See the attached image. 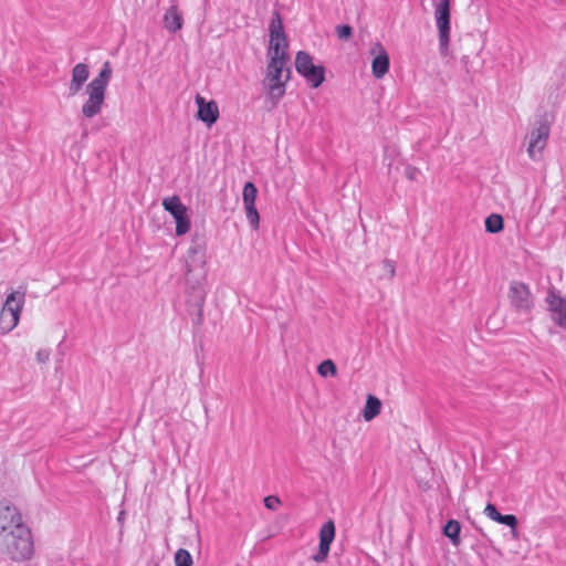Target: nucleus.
Listing matches in <instances>:
<instances>
[{"mask_svg":"<svg viewBox=\"0 0 566 566\" xmlns=\"http://www.w3.org/2000/svg\"><path fill=\"white\" fill-rule=\"evenodd\" d=\"M289 42L284 33L283 22L276 13L270 24V44L268 50L269 63L264 77V86L273 104H276L285 94V86L290 80L287 53Z\"/></svg>","mask_w":566,"mask_h":566,"instance_id":"obj_1","label":"nucleus"},{"mask_svg":"<svg viewBox=\"0 0 566 566\" xmlns=\"http://www.w3.org/2000/svg\"><path fill=\"white\" fill-rule=\"evenodd\" d=\"M112 76L113 69L111 62L106 61L98 74L86 85L85 94L87 97L81 108L82 115L85 118H93L102 112Z\"/></svg>","mask_w":566,"mask_h":566,"instance_id":"obj_2","label":"nucleus"},{"mask_svg":"<svg viewBox=\"0 0 566 566\" xmlns=\"http://www.w3.org/2000/svg\"><path fill=\"white\" fill-rule=\"evenodd\" d=\"M0 552L14 562H24L34 555V539L29 525L25 523L1 536Z\"/></svg>","mask_w":566,"mask_h":566,"instance_id":"obj_3","label":"nucleus"},{"mask_svg":"<svg viewBox=\"0 0 566 566\" xmlns=\"http://www.w3.org/2000/svg\"><path fill=\"white\" fill-rule=\"evenodd\" d=\"M511 306L520 313L528 314L534 308V296L530 286L521 281H512L507 291Z\"/></svg>","mask_w":566,"mask_h":566,"instance_id":"obj_4","label":"nucleus"},{"mask_svg":"<svg viewBox=\"0 0 566 566\" xmlns=\"http://www.w3.org/2000/svg\"><path fill=\"white\" fill-rule=\"evenodd\" d=\"M295 69L313 87H318L325 78V70L313 63L312 56L304 52H297L295 56Z\"/></svg>","mask_w":566,"mask_h":566,"instance_id":"obj_5","label":"nucleus"},{"mask_svg":"<svg viewBox=\"0 0 566 566\" xmlns=\"http://www.w3.org/2000/svg\"><path fill=\"white\" fill-rule=\"evenodd\" d=\"M451 0H439L434 6L436 24L439 31V44L442 53H447L450 42Z\"/></svg>","mask_w":566,"mask_h":566,"instance_id":"obj_6","label":"nucleus"},{"mask_svg":"<svg viewBox=\"0 0 566 566\" xmlns=\"http://www.w3.org/2000/svg\"><path fill=\"white\" fill-rule=\"evenodd\" d=\"M163 207L176 221V235L181 237L190 230V218L187 207L181 202L178 196L166 197L163 199Z\"/></svg>","mask_w":566,"mask_h":566,"instance_id":"obj_7","label":"nucleus"},{"mask_svg":"<svg viewBox=\"0 0 566 566\" xmlns=\"http://www.w3.org/2000/svg\"><path fill=\"white\" fill-rule=\"evenodd\" d=\"M256 197L258 189L255 185L251 181L245 182L242 191V200L247 219L254 230H258L260 227V214L255 207Z\"/></svg>","mask_w":566,"mask_h":566,"instance_id":"obj_8","label":"nucleus"},{"mask_svg":"<svg viewBox=\"0 0 566 566\" xmlns=\"http://www.w3.org/2000/svg\"><path fill=\"white\" fill-rule=\"evenodd\" d=\"M336 528L332 520L325 522L319 530V545L317 552L312 556L315 563H323L327 559L331 545L335 539Z\"/></svg>","mask_w":566,"mask_h":566,"instance_id":"obj_9","label":"nucleus"},{"mask_svg":"<svg viewBox=\"0 0 566 566\" xmlns=\"http://www.w3.org/2000/svg\"><path fill=\"white\" fill-rule=\"evenodd\" d=\"M548 137L549 127L546 124H541L536 129H534L531 133L527 146V154L533 160H536L541 157L543 150L546 147Z\"/></svg>","mask_w":566,"mask_h":566,"instance_id":"obj_10","label":"nucleus"},{"mask_svg":"<svg viewBox=\"0 0 566 566\" xmlns=\"http://www.w3.org/2000/svg\"><path fill=\"white\" fill-rule=\"evenodd\" d=\"M546 302L553 321L559 327L566 328V298L551 291L547 294Z\"/></svg>","mask_w":566,"mask_h":566,"instance_id":"obj_11","label":"nucleus"},{"mask_svg":"<svg viewBox=\"0 0 566 566\" xmlns=\"http://www.w3.org/2000/svg\"><path fill=\"white\" fill-rule=\"evenodd\" d=\"M370 53L374 55V60L371 62L373 75L376 78H382L389 71V55L380 43H377L370 50Z\"/></svg>","mask_w":566,"mask_h":566,"instance_id":"obj_12","label":"nucleus"},{"mask_svg":"<svg viewBox=\"0 0 566 566\" xmlns=\"http://www.w3.org/2000/svg\"><path fill=\"white\" fill-rule=\"evenodd\" d=\"M198 106L197 117L208 126L213 125L219 118V107L214 101L207 102L201 95L196 96Z\"/></svg>","mask_w":566,"mask_h":566,"instance_id":"obj_13","label":"nucleus"},{"mask_svg":"<svg viewBox=\"0 0 566 566\" xmlns=\"http://www.w3.org/2000/svg\"><path fill=\"white\" fill-rule=\"evenodd\" d=\"M90 76V67L85 63H77L73 66L71 72V81L69 84V95L75 96L77 95L83 85L88 80Z\"/></svg>","mask_w":566,"mask_h":566,"instance_id":"obj_14","label":"nucleus"},{"mask_svg":"<svg viewBox=\"0 0 566 566\" xmlns=\"http://www.w3.org/2000/svg\"><path fill=\"white\" fill-rule=\"evenodd\" d=\"M24 302H25V293L19 292V291H13L7 296L2 310L10 312V313L17 311V316H21Z\"/></svg>","mask_w":566,"mask_h":566,"instance_id":"obj_15","label":"nucleus"},{"mask_svg":"<svg viewBox=\"0 0 566 566\" xmlns=\"http://www.w3.org/2000/svg\"><path fill=\"white\" fill-rule=\"evenodd\" d=\"M381 410V401L374 395H368L365 407L363 409V418L365 421L375 419Z\"/></svg>","mask_w":566,"mask_h":566,"instance_id":"obj_16","label":"nucleus"},{"mask_svg":"<svg viewBox=\"0 0 566 566\" xmlns=\"http://www.w3.org/2000/svg\"><path fill=\"white\" fill-rule=\"evenodd\" d=\"M165 23L166 28L171 32H176L182 28V17L176 7L168 9L165 14Z\"/></svg>","mask_w":566,"mask_h":566,"instance_id":"obj_17","label":"nucleus"},{"mask_svg":"<svg viewBox=\"0 0 566 566\" xmlns=\"http://www.w3.org/2000/svg\"><path fill=\"white\" fill-rule=\"evenodd\" d=\"M20 322V316H17L15 312H7L4 310L0 313V329L3 333L11 332Z\"/></svg>","mask_w":566,"mask_h":566,"instance_id":"obj_18","label":"nucleus"},{"mask_svg":"<svg viewBox=\"0 0 566 566\" xmlns=\"http://www.w3.org/2000/svg\"><path fill=\"white\" fill-rule=\"evenodd\" d=\"M461 525L457 520H450L443 527V534L448 538H450L451 543L454 546H458L461 543L460 538Z\"/></svg>","mask_w":566,"mask_h":566,"instance_id":"obj_19","label":"nucleus"},{"mask_svg":"<svg viewBox=\"0 0 566 566\" xmlns=\"http://www.w3.org/2000/svg\"><path fill=\"white\" fill-rule=\"evenodd\" d=\"M485 230L490 233H497L502 231L504 221L501 214L493 213L485 219Z\"/></svg>","mask_w":566,"mask_h":566,"instance_id":"obj_20","label":"nucleus"},{"mask_svg":"<svg viewBox=\"0 0 566 566\" xmlns=\"http://www.w3.org/2000/svg\"><path fill=\"white\" fill-rule=\"evenodd\" d=\"M174 560L176 566H192L193 564L191 554L185 548H179L175 553Z\"/></svg>","mask_w":566,"mask_h":566,"instance_id":"obj_21","label":"nucleus"},{"mask_svg":"<svg viewBox=\"0 0 566 566\" xmlns=\"http://www.w3.org/2000/svg\"><path fill=\"white\" fill-rule=\"evenodd\" d=\"M317 373L322 377L335 376L337 373V368L333 360L326 359L318 365Z\"/></svg>","mask_w":566,"mask_h":566,"instance_id":"obj_22","label":"nucleus"},{"mask_svg":"<svg viewBox=\"0 0 566 566\" xmlns=\"http://www.w3.org/2000/svg\"><path fill=\"white\" fill-rule=\"evenodd\" d=\"M496 523L504 524V525L509 526L512 530L513 536H516V527H517V523L518 522H517V518H516L515 515H513V514H506V515L500 514V516L497 517Z\"/></svg>","mask_w":566,"mask_h":566,"instance_id":"obj_23","label":"nucleus"},{"mask_svg":"<svg viewBox=\"0 0 566 566\" xmlns=\"http://www.w3.org/2000/svg\"><path fill=\"white\" fill-rule=\"evenodd\" d=\"M281 500L275 495H269L264 499V506L268 510L275 511L280 507Z\"/></svg>","mask_w":566,"mask_h":566,"instance_id":"obj_24","label":"nucleus"},{"mask_svg":"<svg viewBox=\"0 0 566 566\" xmlns=\"http://www.w3.org/2000/svg\"><path fill=\"white\" fill-rule=\"evenodd\" d=\"M484 514L492 521L496 522L501 513L496 510L495 505L489 503L484 507Z\"/></svg>","mask_w":566,"mask_h":566,"instance_id":"obj_25","label":"nucleus"},{"mask_svg":"<svg viewBox=\"0 0 566 566\" xmlns=\"http://www.w3.org/2000/svg\"><path fill=\"white\" fill-rule=\"evenodd\" d=\"M352 31H353L352 27H349L347 24L338 25L336 28V33H337L338 38L344 39V40H347L350 38Z\"/></svg>","mask_w":566,"mask_h":566,"instance_id":"obj_26","label":"nucleus"},{"mask_svg":"<svg viewBox=\"0 0 566 566\" xmlns=\"http://www.w3.org/2000/svg\"><path fill=\"white\" fill-rule=\"evenodd\" d=\"M39 364H45L50 358V350L48 348H40L35 354Z\"/></svg>","mask_w":566,"mask_h":566,"instance_id":"obj_27","label":"nucleus"},{"mask_svg":"<svg viewBox=\"0 0 566 566\" xmlns=\"http://www.w3.org/2000/svg\"><path fill=\"white\" fill-rule=\"evenodd\" d=\"M417 174H418V169L416 167H408L406 169V176L411 180H413L416 178Z\"/></svg>","mask_w":566,"mask_h":566,"instance_id":"obj_28","label":"nucleus"}]
</instances>
